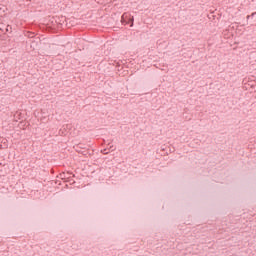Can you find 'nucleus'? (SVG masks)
Returning <instances> with one entry per match:
<instances>
[{
  "instance_id": "1",
  "label": "nucleus",
  "mask_w": 256,
  "mask_h": 256,
  "mask_svg": "<svg viewBox=\"0 0 256 256\" xmlns=\"http://www.w3.org/2000/svg\"><path fill=\"white\" fill-rule=\"evenodd\" d=\"M135 23V18L131 15H126L125 17V14H123L122 16V25H130V27H133Z\"/></svg>"
},
{
  "instance_id": "2",
  "label": "nucleus",
  "mask_w": 256,
  "mask_h": 256,
  "mask_svg": "<svg viewBox=\"0 0 256 256\" xmlns=\"http://www.w3.org/2000/svg\"><path fill=\"white\" fill-rule=\"evenodd\" d=\"M76 151L77 153H80V155H84V156L91 155V153H89V150L76 148Z\"/></svg>"
},
{
  "instance_id": "3",
  "label": "nucleus",
  "mask_w": 256,
  "mask_h": 256,
  "mask_svg": "<svg viewBox=\"0 0 256 256\" xmlns=\"http://www.w3.org/2000/svg\"><path fill=\"white\" fill-rule=\"evenodd\" d=\"M76 149H83L84 151L87 150V147L85 146V144H78L76 145Z\"/></svg>"
},
{
  "instance_id": "4",
  "label": "nucleus",
  "mask_w": 256,
  "mask_h": 256,
  "mask_svg": "<svg viewBox=\"0 0 256 256\" xmlns=\"http://www.w3.org/2000/svg\"><path fill=\"white\" fill-rule=\"evenodd\" d=\"M255 15H256V12H253L251 15L246 16L247 21H249V19L251 18L253 19Z\"/></svg>"
},
{
  "instance_id": "5",
  "label": "nucleus",
  "mask_w": 256,
  "mask_h": 256,
  "mask_svg": "<svg viewBox=\"0 0 256 256\" xmlns=\"http://www.w3.org/2000/svg\"><path fill=\"white\" fill-rule=\"evenodd\" d=\"M101 153H103V155H108L109 154V152H107V149L102 150Z\"/></svg>"
},
{
  "instance_id": "6",
  "label": "nucleus",
  "mask_w": 256,
  "mask_h": 256,
  "mask_svg": "<svg viewBox=\"0 0 256 256\" xmlns=\"http://www.w3.org/2000/svg\"><path fill=\"white\" fill-rule=\"evenodd\" d=\"M11 29H12L11 26L8 25V26L6 27L7 33H9V31L11 32Z\"/></svg>"
}]
</instances>
